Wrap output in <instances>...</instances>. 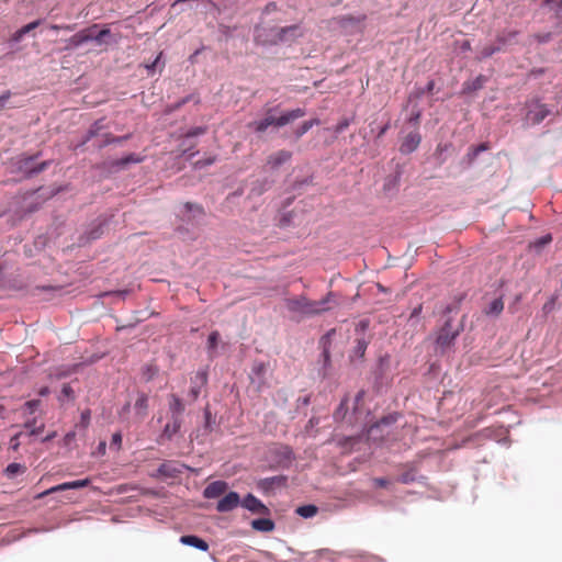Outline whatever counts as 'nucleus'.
Returning a JSON list of instances; mask_svg holds the SVG:
<instances>
[{"instance_id":"nucleus-54","label":"nucleus","mask_w":562,"mask_h":562,"mask_svg":"<svg viewBox=\"0 0 562 562\" xmlns=\"http://www.w3.org/2000/svg\"><path fill=\"white\" fill-rule=\"evenodd\" d=\"M26 35L25 32H23V29L21 27L20 30H18L13 36H12V41L15 42V43H19L20 41H22L23 36Z\"/></svg>"},{"instance_id":"nucleus-44","label":"nucleus","mask_w":562,"mask_h":562,"mask_svg":"<svg viewBox=\"0 0 562 562\" xmlns=\"http://www.w3.org/2000/svg\"><path fill=\"white\" fill-rule=\"evenodd\" d=\"M218 333L217 331H212L209 336V339H207V342H209V348L210 349H215L216 346H217V342H218Z\"/></svg>"},{"instance_id":"nucleus-47","label":"nucleus","mask_w":562,"mask_h":562,"mask_svg":"<svg viewBox=\"0 0 562 562\" xmlns=\"http://www.w3.org/2000/svg\"><path fill=\"white\" fill-rule=\"evenodd\" d=\"M122 445V435L120 432H115L112 436L111 440V447H115L117 450L121 448Z\"/></svg>"},{"instance_id":"nucleus-32","label":"nucleus","mask_w":562,"mask_h":562,"mask_svg":"<svg viewBox=\"0 0 562 562\" xmlns=\"http://www.w3.org/2000/svg\"><path fill=\"white\" fill-rule=\"evenodd\" d=\"M497 53H501V48L498 46H496L495 44L486 45L480 50L476 59L483 60L492 57L494 54Z\"/></svg>"},{"instance_id":"nucleus-38","label":"nucleus","mask_w":562,"mask_h":562,"mask_svg":"<svg viewBox=\"0 0 562 562\" xmlns=\"http://www.w3.org/2000/svg\"><path fill=\"white\" fill-rule=\"evenodd\" d=\"M24 427L30 429V435H37L41 434L44 429V424H41L38 427H36V419L27 420L24 424Z\"/></svg>"},{"instance_id":"nucleus-14","label":"nucleus","mask_w":562,"mask_h":562,"mask_svg":"<svg viewBox=\"0 0 562 562\" xmlns=\"http://www.w3.org/2000/svg\"><path fill=\"white\" fill-rule=\"evenodd\" d=\"M420 140H422V137H420L419 133L412 132V133L407 134V136L405 137V139L403 140V143L400 147L401 153L402 154H411V153L415 151L418 148Z\"/></svg>"},{"instance_id":"nucleus-48","label":"nucleus","mask_w":562,"mask_h":562,"mask_svg":"<svg viewBox=\"0 0 562 562\" xmlns=\"http://www.w3.org/2000/svg\"><path fill=\"white\" fill-rule=\"evenodd\" d=\"M102 234V231H101V226L97 227V228H92L91 231L88 232V240H93V239H97L101 236Z\"/></svg>"},{"instance_id":"nucleus-24","label":"nucleus","mask_w":562,"mask_h":562,"mask_svg":"<svg viewBox=\"0 0 562 562\" xmlns=\"http://www.w3.org/2000/svg\"><path fill=\"white\" fill-rule=\"evenodd\" d=\"M130 137H131L130 134L124 135V136H112L111 134H104L103 139L100 143L95 144V147L101 149L111 144H122L123 142L127 140Z\"/></svg>"},{"instance_id":"nucleus-57","label":"nucleus","mask_w":562,"mask_h":562,"mask_svg":"<svg viewBox=\"0 0 562 562\" xmlns=\"http://www.w3.org/2000/svg\"><path fill=\"white\" fill-rule=\"evenodd\" d=\"M76 437L75 431H69L65 435L64 441L66 445H69Z\"/></svg>"},{"instance_id":"nucleus-63","label":"nucleus","mask_w":562,"mask_h":562,"mask_svg":"<svg viewBox=\"0 0 562 562\" xmlns=\"http://www.w3.org/2000/svg\"><path fill=\"white\" fill-rule=\"evenodd\" d=\"M422 312V305H418L417 307H415L411 314V317H414V316H417L419 315V313Z\"/></svg>"},{"instance_id":"nucleus-28","label":"nucleus","mask_w":562,"mask_h":562,"mask_svg":"<svg viewBox=\"0 0 562 562\" xmlns=\"http://www.w3.org/2000/svg\"><path fill=\"white\" fill-rule=\"evenodd\" d=\"M88 42H90L88 29H85V30L76 33L75 35H72L69 38V44L74 47H79Z\"/></svg>"},{"instance_id":"nucleus-51","label":"nucleus","mask_w":562,"mask_h":562,"mask_svg":"<svg viewBox=\"0 0 562 562\" xmlns=\"http://www.w3.org/2000/svg\"><path fill=\"white\" fill-rule=\"evenodd\" d=\"M161 53L155 58V60L151 64L146 65V68L148 70V74H154L155 69L160 63Z\"/></svg>"},{"instance_id":"nucleus-13","label":"nucleus","mask_w":562,"mask_h":562,"mask_svg":"<svg viewBox=\"0 0 562 562\" xmlns=\"http://www.w3.org/2000/svg\"><path fill=\"white\" fill-rule=\"evenodd\" d=\"M488 149V145L486 143H482L477 146H472L468 149V153L462 157L460 164L462 165L463 169L469 168L472 166V164L475 161L477 156L486 151Z\"/></svg>"},{"instance_id":"nucleus-41","label":"nucleus","mask_w":562,"mask_h":562,"mask_svg":"<svg viewBox=\"0 0 562 562\" xmlns=\"http://www.w3.org/2000/svg\"><path fill=\"white\" fill-rule=\"evenodd\" d=\"M550 9L554 10L557 13L562 12V0H546L544 1Z\"/></svg>"},{"instance_id":"nucleus-23","label":"nucleus","mask_w":562,"mask_h":562,"mask_svg":"<svg viewBox=\"0 0 562 562\" xmlns=\"http://www.w3.org/2000/svg\"><path fill=\"white\" fill-rule=\"evenodd\" d=\"M105 128V124H104V120L101 119V120H98L95 121L91 126L90 128L87 131L86 135L83 136V139H82V145L88 143L90 139H92L93 137L98 136L99 133Z\"/></svg>"},{"instance_id":"nucleus-27","label":"nucleus","mask_w":562,"mask_h":562,"mask_svg":"<svg viewBox=\"0 0 562 562\" xmlns=\"http://www.w3.org/2000/svg\"><path fill=\"white\" fill-rule=\"evenodd\" d=\"M183 207L187 213H190L191 216L188 220L201 218L204 215V209L196 203L186 202Z\"/></svg>"},{"instance_id":"nucleus-46","label":"nucleus","mask_w":562,"mask_h":562,"mask_svg":"<svg viewBox=\"0 0 562 562\" xmlns=\"http://www.w3.org/2000/svg\"><path fill=\"white\" fill-rule=\"evenodd\" d=\"M369 321L368 319H361L357 326H356V331L359 333V334H364V331L368 329L369 327Z\"/></svg>"},{"instance_id":"nucleus-50","label":"nucleus","mask_w":562,"mask_h":562,"mask_svg":"<svg viewBox=\"0 0 562 562\" xmlns=\"http://www.w3.org/2000/svg\"><path fill=\"white\" fill-rule=\"evenodd\" d=\"M41 23H42L41 20L33 21L22 27L23 32H25V34H27L31 31L35 30Z\"/></svg>"},{"instance_id":"nucleus-49","label":"nucleus","mask_w":562,"mask_h":562,"mask_svg":"<svg viewBox=\"0 0 562 562\" xmlns=\"http://www.w3.org/2000/svg\"><path fill=\"white\" fill-rule=\"evenodd\" d=\"M535 37L539 43L544 44L551 41L552 33L536 34Z\"/></svg>"},{"instance_id":"nucleus-16","label":"nucleus","mask_w":562,"mask_h":562,"mask_svg":"<svg viewBox=\"0 0 562 562\" xmlns=\"http://www.w3.org/2000/svg\"><path fill=\"white\" fill-rule=\"evenodd\" d=\"M98 27H99L98 24H93L87 29H88L90 42H95L97 44L101 45L104 42V38L110 36L111 31L108 27L98 31Z\"/></svg>"},{"instance_id":"nucleus-43","label":"nucleus","mask_w":562,"mask_h":562,"mask_svg":"<svg viewBox=\"0 0 562 562\" xmlns=\"http://www.w3.org/2000/svg\"><path fill=\"white\" fill-rule=\"evenodd\" d=\"M205 131H206V128L203 126L193 127L187 132L186 136L187 137L200 136V135H203L205 133Z\"/></svg>"},{"instance_id":"nucleus-1","label":"nucleus","mask_w":562,"mask_h":562,"mask_svg":"<svg viewBox=\"0 0 562 562\" xmlns=\"http://www.w3.org/2000/svg\"><path fill=\"white\" fill-rule=\"evenodd\" d=\"M340 304H342L340 296L331 291L321 300H310L305 296L285 300L286 308L295 315L296 321L331 311Z\"/></svg>"},{"instance_id":"nucleus-56","label":"nucleus","mask_w":562,"mask_h":562,"mask_svg":"<svg viewBox=\"0 0 562 562\" xmlns=\"http://www.w3.org/2000/svg\"><path fill=\"white\" fill-rule=\"evenodd\" d=\"M470 49H471V43H470L469 41H462V42L460 43V50H461L462 53L468 52V50H470Z\"/></svg>"},{"instance_id":"nucleus-53","label":"nucleus","mask_w":562,"mask_h":562,"mask_svg":"<svg viewBox=\"0 0 562 562\" xmlns=\"http://www.w3.org/2000/svg\"><path fill=\"white\" fill-rule=\"evenodd\" d=\"M373 482L376 487H386L390 483L389 480L384 477H376L373 480Z\"/></svg>"},{"instance_id":"nucleus-5","label":"nucleus","mask_w":562,"mask_h":562,"mask_svg":"<svg viewBox=\"0 0 562 562\" xmlns=\"http://www.w3.org/2000/svg\"><path fill=\"white\" fill-rule=\"evenodd\" d=\"M90 484V480L89 479H83V480H77V481H71V482H65V483H61L59 485H56V486H53L42 493H38L34 498L35 499H41V498H44L45 496L49 495V494H53V493H56V492H61V491H67V490H77V488H82V487H86Z\"/></svg>"},{"instance_id":"nucleus-10","label":"nucleus","mask_w":562,"mask_h":562,"mask_svg":"<svg viewBox=\"0 0 562 562\" xmlns=\"http://www.w3.org/2000/svg\"><path fill=\"white\" fill-rule=\"evenodd\" d=\"M518 31L515 30H504L497 34L495 45L501 48V52H504L508 46H512L517 43Z\"/></svg>"},{"instance_id":"nucleus-30","label":"nucleus","mask_w":562,"mask_h":562,"mask_svg":"<svg viewBox=\"0 0 562 562\" xmlns=\"http://www.w3.org/2000/svg\"><path fill=\"white\" fill-rule=\"evenodd\" d=\"M504 308V303L502 297L494 299L490 305L484 310L487 315H499Z\"/></svg>"},{"instance_id":"nucleus-60","label":"nucleus","mask_w":562,"mask_h":562,"mask_svg":"<svg viewBox=\"0 0 562 562\" xmlns=\"http://www.w3.org/2000/svg\"><path fill=\"white\" fill-rule=\"evenodd\" d=\"M37 289L43 290V291H57L60 289V286L43 285V286H37Z\"/></svg>"},{"instance_id":"nucleus-8","label":"nucleus","mask_w":562,"mask_h":562,"mask_svg":"<svg viewBox=\"0 0 562 562\" xmlns=\"http://www.w3.org/2000/svg\"><path fill=\"white\" fill-rule=\"evenodd\" d=\"M551 114V110L543 103H535L527 113V120L532 124H540L548 115Z\"/></svg>"},{"instance_id":"nucleus-21","label":"nucleus","mask_w":562,"mask_h":562,"mask_svg":"<svg viewBox=\"0 0 562 562\" xmlns=\"http://www.w3.org/2000/svg\"><path fill=\"white\" fill-rule=\"evenodd\" d=\"M143 161V157L136 155V154H128L126 155L125 157L121 158V159H116L114 160L111 166L113 168H116V169H123L125 168L127 165H131V164H138V162H142Z\"/></svg>"},{"instance_id":"nucleus-64","label":"nucleus","mask_w":562,"mask_h":562,"mask_svg":"<svg viewBox=\"0 0 562 562\" xmlns=\"http://www.w3.org/2000/svg\"><path fill=\"white\" fill-rule=\"evenodd\" d=\"M312 180L308 179V178H305L304 180H302L300 183H296L295 184V188L296 187H301V186H305V184H308Z\"/></svg>"},{"instance_id":"nucleus-25","label":"nucleus","mask_w":562,"mask_h":562,"mask_svg":"<svg viewBox=\"0 0 562 562\" xmlns=\"http://www.w3.org/2000/svg\"><path fill=\"white\" fill-rule=\"evenodd\" d=\"M251 527L258 531L270 532L274 529V522L269 518H259L251 521Z\"/></svg>"},{"instance_id":"nucleus-22","label":"nucleus","mask_w":562,"mask_h":562,"mask_svg":"<svg viewBox=\"0 0 562 562\" xmlns=\"http://www.w3.org/2000/svg\"><path fill=\"white\" fill-rule=\"evenodd\" d=\"M184 404L178 395H169V409L172 413V416L179 417L184 412Z\"/></svg>"},{"instance_id":"nucleus-45","label":"nucleus","mask_w":562,"mask_h":562,"mask_svg":"<svg viewBox=\"0 0 562 562\" xmlns=\"http://www.w3.org/2000/svg\"><path fill=\"white\" fill-rule=\"evenodd\" d=\"M350 125V121L348 119L341 120L335 127V132L337 134L342 133Z\"/></svg>"},{"instance_id":"nucleus-17","label":"nucleus","mask_w":562,"mask_h":562,"mask_svg":"<svg viewBox=\"0 0 562 562\" xmlns=\"http://www.w3.org/2000/svg\"><path fill=\"white\" fill-rule=\"evenodd\" d=\"M180 542L186 546L194 547L201 551L209 550V543L205 540H203L196 536H193V535L182 536L180 538Z\"/></svg>"},{"instance_id":"nucleus-61","label":"nucleus","mask_w":562,"mask_h":562,"mask_svg":"<svg viewBox=\"0 0 562 562\" xmlns=\"http://www.w3.org/2000/svg\"><path fill=\"white\" fill-rule=\"evenodd\" d=\"M5 419V407L0 405V425Z\"/></svg>"},{"instance_id":"nucleus-31","label":"nucleus","mask_w":562,"mask_h":562,"mask_svg":"<svg viewBox=\"0 0 562 562\" xmlns=\"http://www.w3.org/2000/svg\"><path fill=\"white\" fill-rule=\"evenodd\" d=\"M26 471V467L21 464V463H16V462H13V463H10L5 469H4V474L7 475V477L9 479H13L14 476H16L18 474H22Z\"/></svg>"},{"instance_id":"nucleus-29","label":"nucleus","mask_w":562,"mask_h":562,"mask_svg":"<svg viewBox=\"0 0 562 562\" xmlns=\"http://www.w3.org/2000/svg\"><path fill=\"white\" fill-rule=\"evenodd\" d=\"M321 122L318 119H313L310 121L303 122L294 132L295 138H301L304 134H306L313 126L318 125Z\"/></svg>"},{"instance_id":"nucleus-2","label":"nucleus","mask_w":562,"mask_h":562,"mask_svg":"<svg viewBox=\"0 0 562 562\" xmlns=\"http://www.w3.org/2000/svg\"><path fill=\"white\" fill-rule=\"evenodd\" d=\"M277 110L278 108L268 109L263 119L250 122L248 127L261 134L269 127L280 128L305 115V110L301 108L283 112L280 115H277Z\"/></svg>"},{"instance_id":"nucleus-20","label":"nucleus","mask_w":562,"mask_h":562,"mask_svg":"<svg viewBox=\"0 0 562 562\" xmlns=\"http://www.w3.org/2000/svg\"><path fill=\"white\" fill-rule=\"evenodd\" d=\"M195 380H199V383H194L189 391L188 396L191 402H195L201 393V387L206 383V374L203 372H198L195 375Z\"/></svg>"},{"instance_id":"nucleus-12","label":"nucleus","mask_w":562,"mask_h":562,"mask_svg":"<svg viewBox=\"0 0 562 562\" xmlns=\"http://www.w3.org/2000/svg\"><path fill=\"white\" fill-rule=\"evenodd\" d=\"M291 158V151L281 149L268 156L267 166L274 170L282 166L283 164L288 162Z\"/></svg>"},{"instance_id":"nucleus-19","label":"nucleus","mask_w":562,"mask_h":562,"mask_svg":"<svg viewBox=\"0 0 562 562\" xmlns=\"http://www.w3.org/2000/svg\"><path fill=\"white\" fill-rule=\"evenodd\" d=\"M300 35H301L300 27L297 25H290V26L281 27L277 34L278 40L280 42H286V41H290Z\"/></svg>"},{"instance_id":"nucleus-58","label":"nucleus","mask_w":562,"mask_h":562,"mask_svg":"<svg viewBox=\"0 0 562 562\" xmlns=\"http://www.w3.org/2000/svg\"><path fill=\"white\" fill-rule=\"evenodd\" d=\"M266 370V366L263 363H258L254 367V372L261 374Z\"/></svg>"},{"instance_id":"nucleus-35","label":"nucleus","mask_w":562,"mask_h":562,"mask_svg":"<svg viewBox=\"0 0 562 562\" xmlns=\"http://www.w3.org/2000/svg\"><path fill=\"white\" fill-rule=\"evenodd\" d=\"M296 513L304 518H311L316 515L317 507L315 505L300 506L297 507Z\"/></svg>"},{"instance_id":"nucleus-52","label":"nucleus","mask_w":562,"mask_h":562,"mask_svg":"<svg viewBox=\"0 0 562 562\" xmlns=\"http://www.w3.org/2000/svg\"><path fill=\"white\" fill-rule=\"evenodd\" d=\"M21 436V432L20 434H16L14 435L11 440H10V448L14 451H16L20 447V441H19V437Z\"/></svg>"},{"instance_id":"nucleus-59","label":"nucleus","mask_w":562,"mask_h":562,"mask_svg":"<svg viewBox=\"0 0 562 562\" xmlns=\"http://www.w3.org/2000/svg\"><path fill=\"white\" fill-rule=\"evenodd\" d=\"M10 98V92L0 95V109L3 108Z\"/></svg>"},{"instance_id":"nucleus-42","label":"nucleus","mask_w":562,"mask_h":562,"mask_svg":"<svg viewBox=\"0 0 562 562\" xmlns=\"http://www.w3.org/2000/svg\"><path fill=\"white\" fill-rule=\"evenodd\" d=\"M40 405H41V401L40 400H32V401H29V402H26L24 404V406L27 409L29 414L35 413V411L38 408Z\"/></svg>"},{"instance_id":"nucleus-36","label":"nucleus","mask_w":562,"mask_h":562,"mask_svg":"<svg viewBox=\"0 0 562 562\" xmlns=\"http://www.w3.org/2000/svg\"><path fill=\"white\" fill-rule=\"evenodd\" d=\"M486 78L482 75L477 76L473 81L467 83L465 91H476L483 88Z\"/></svg>"},{"instance_id":"nucleus-39","label":"nucleus","mask_w":562,"mask_h":562,"mask_svg":"<svg viewBox=\"0 0 562 562\" xmlns=\"http://www.w3.org/2000/svg\"><path fill=\"white\" fill-rule=\"evenodd\" d=\"M90 417H91L90 409H85L83 412H81L79 426L85 429L88 428V426L90 424Z\"/></svg>"},{"instance_id":"nucleus-34","label":"nucleus","mask_w":562,"mask_h":562,"mask_svg":"<svg viewBox=\"0 0 562 562\" xmlns=\"http://www.w3.org/2000/svg\"><path fill=\"white\" fill-rule=\"evenodd\" d=\"M368 345H369V340H367L364 338V336L357 338L356 346L353 348V355L358 358H363Z\"/></svg>"},{"instance_id":"nucleus-62","label":"nucleus","mask_w":562,"mask_h":562,"mask_svg":"<svg viewBox=\"0 0 562 562\" xmlns=\"http://www.w3.org/2000/svg\"><path fill=\"white\" fill-rule=\"evenodd\" d=\"M389 128V124H385L384 126H382L378 133V137H381L385 134V132L387 131Z\"/></svg>"},{"instance_id":"nucleus-3","label":"nucleus","mask_w":562,"mask_h":562,"mask_svg":"<svg viewBox=\"0 0 562 562\" xmlns=\"http://www.w3.org/2000/svg\"><path fill=\"white\" fill-rule=\"evenodd\" d=\"M463 330L462 324L452 326L451 319L446 321L445 325L439 329L436 338V344L446 349L450 347L459 334Z\"/></svg>"},{"instance_id":"nucleus-6","label":"nucleus","mask_w":562,"mask_h":562,"mask_svg":"<svg viewBox=\"0 0 562 562\" xmlns=\"http://www.w3.org/2000/svg\"><path fill=\"white\" fill-rule=\"evenodd\" d=\"M33 161H34L33 156L22 158L19 161V169L21 171H23L27 177H32L34 175H37V173L44 171L49 165V161H43V162H40V164L33 166Z\"/></svg>"},{"instance_id":"nucleus-15","label":"nucleus","mask_w":562,"mask_h":562,"mask_svg":"<svg viewBox=\"0 0 562 562\" xmlns=\"http://www.w3.org/2000/svg\"><path fill=\"white\" fill-rule=\"evenodd\" d=\"M227 487V483L224 481H215L205 487L203 495L205 498H216L225 494Z\"/></svg>"},{"instance_id":"nucleus-4","label":"nucleus","mask_w":562,"mask_h":562,"mask_svg":"<svg viewBox=\"0 0 562 562\" xmlns=\"http://www.w3.org/2000/svg\"><path fill=\"white\" fill-rule=\"evenodd\" d=\"M336 334L335 329H330L321 338V345L323 347L322 359H323V368L319 371V374L323 379H326L330 373L331 360H330V341L331 337Z\"/></svg>"},{"instance_id":"nucleus-9","label":"nucleus","mask_w":562,"mask_h":562,"mask_svg":"<svg viewBox=\"0 0 562 562\" xmlns=\"http://www.w3.org/2000/svg\"><path fill=\"white\" fill-rule=\"evenodd\" d=\"M240 497L236 492H229L218 501L216 509L220 513H227L240 505Z\"/></svg>"},{"instance_id":"nucleus-40","label":"nucleus","mask_w":562,"mask_h":562,"mask_svg":"<svg viewBox=\"0 0 562 562\" xmlns=\"http://www.w3.org/2000/svg\"><path fill=\"white\" fill-rule=\"evenodd\" d=\"M400 178H401L400 173L389 177L384 183V189L389 190L391 188L396 187L398 184Z\"/></svg>"},{"instance_id":"nucleus-33","label":"nucleus","mask_w":562,"mask_h":562,"mask_svg":"<svg viewBox=\"0 0 562 562\" xmlns=\"http://www.w3.org/2000/svg\"><path fill=\"white\" fill-rule=\"evenodd\" d=\"M551 241H552V236L550 234H546V235L541 236L540 238L536 239L533 243H531L530 247L536 252H540Z\"/></svg>"},{"instance_id":"nucleus-26","label":"nucleus","mask_w":562,"mask_h":562,"mask_svg":"<svg viewBox=\"0 0 562 562\" xmlns=\"http://www.w3.org/2000/svg\"><path fill=\"white\" fill-rule=\"evenodd\" d=\"M134 408L136 414L144 418L147 414L148 408V396L145 393H140L135 402Z\"/></svg>"},{"instance_id":"nucleus-18","label":"nucleus","mask_w":562,"mask_h":562,"mask_svg":"<svg viewBox=\"0 0 562 562\" xmlns=\"http://www.w3.org/2000/svg\"><path fill=\"white\" fill-rule=\"evenodd\" d=\"M181 428V419L180 417L172 416L171 422H169L161 434V438H166L170 440Z\"/></svg>"},{"instance_id":"nucleus-55","label":"nucleus","mask_w":562,"mask_h":562,"mask_svg":"<svg viewBox=\"0 0 562 562\" xmlns=\"http://www.w3.org/2000/svg\"><path fill=\"white\" fill-rule=\"evenodd\" d=\"M214 160H215L214 158H209V159H205V160H198L195 162V165H196V167L202 168V167L212 165L214 162Z\"/></svg>"},{"instance_id":"nucleus-11","label":"nucleus","mask_w":562,"mask_h":562,"mask_svg":"<svg viewBox=\"0 0 562 562\" xmlns=\"http://www.w3.org/2000/svg\"><path fill=\"white\" fill-rule=\"evenodd\" d=\"M240 505L255 514H268V507L252 494H248L240 503Z\"/></svg>"},{"instance_id":"nucleus-7","label":"nucleus","mask_w":562,"mask_h":562,"mask_svg":"<svg viewBox=\"0 0 562 562\" xmlns=\"http://www.w3.org/2000/svg\"><path fill=\"white\" fill-rule=\"evenodd\" d=\"M274 179L270 177H263L254 180L250 183L249 198L260 196L272 188Z\"/></svg>"},{"instance_id":"nucleus-37","label":"nucleus","mask_w":562,"mask_h":562,"mask_svg":"<svg viewBox=\"0 0 562 562\" xmlns=\"http://www.w3.org/2000/svg\"><path fill=\"white\" fill-rule=\"evenodd\" d=\"M158 374V368L155 364H147L143 371V378L148 382Z\"/></svg>"}]
</instances>
